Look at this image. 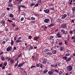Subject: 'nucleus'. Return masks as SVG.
<instances>
[{"label": "nucleus", "mask_w": 75, "mask_h": 75, "mask_svg": "<svg viewBox=\"0 0 75 75\" xmlns=\"http://www.w3.org/2000/svg\"><path fill=\"white\" fill-rule=\"evenodd\" d=\"M73 67L71 65L67 67V71L68 72H70L72 70Z\"/></svg>", "instance_id": "f257e3e1"}, {"label": "nucleus", "mask_w": 75, "mask_h": 75, "mask_svg": "<svg viewBox=\"0 0 75 75\" xmlns=\"http://www.w3.org/2000/svg\"><path fill=\"white\" fill-rule=\"evenodd\" d=\"M67 15H68V17L69 16V13H66L64 14L62 16V17L61 18V19H64V18H66V17H67Z\"/></svg>", "instance_id": "f03ea898"}, {"label": "nucleus", "mask_w": 75, "mask_h": 75, "mask_svg": "<svg viewBox=\"0 0 75 75\" xmlns=\"http://www.w3.org/2000/svg\"><path fill=\"white\" fill-rule=\"evenodd\" d=\"M61 28H63V29H64L67 28V25L66 23H63L62 24V25L61 26Z\"/></svg>", "instance_id": "7ed1b4c3"}, {"label": "nucleus", "mask_w": 75, "mask_h": 75, "mask_svg": "<svg viewBox=\"0 0 75 75\" xmlns=\"http://www.w3.org/2000/svg\"><path fill=\"white\" fill-rule=\"evenodd\" d=\"M13 50V47L11 46H9L8 48L6 49V51L7 52H8L10 51H11V50Z\"/></svg>", "instance_id": "20e7f679"}, {"label": "nucleus", "mask_w": 75, "mask_h": 75, "mask_svg": "<svg viewBox=\"0 0 75 75\" xmlns=\"http://www.w3.org/2000/svg\"><path fill=\"white\" fill-rule=\"evenodd\" d=\"M50 19L46 18L44 20V22L45 23H50Z\"/></svg>", "instance_id": "39448f33"}, {"label": "nucleus", "mask_w": 75, "mask_h": 75, "mask_svg": "<svg viewBox=\"0 0 75 75\" xmlns=\"http://www.w3.org/2000/svg\"><path fill=\"white\" fill-rule=\"evenodd\" d=\"M36 67H40L41 68H43L42 65L40 63L37 64L36 65Z\"/></svg>", "instance_id": "423d86ee"}, {"label": "nucleus", "mask_w": 75, "mask_h": 75, "mask_svg": "<svg viewBox=\"0 0 75 75\" xmlns=\"http://www.w3.org/2000/svg\"><path fill=\"white\" fill-rule=\"evenodd\" d=\"M51 67H52L53 68H57V64L56 63L55 65V64H51Z\"/></svg>", "instance_id": "0eeeda50"}, {"label": "nucleus", "mask_w": 75, "mask_h": 75, "mask_svg": "<svg viewBox=\"0 0 75 75\" xmlns=\"http://www.w3.org/2000/svg\"><path fill=\"white\" fill-rule=\"evenodd\" d=\"M44 12H45V13H46L47 14H48V13L50 12V10L49 9H45L43 10Z\"/></svg>", "instance_id": "6e6552de"}, {"label": "nucleus", "mask_w": 75, "mask_h": 75, "mask_svg": "<svg viewBox=\"0 0 75 75\" xmlns=\"http://www.w3.org/2000/svg\"><path fill=\"white\" fill-rule=\"evenodd\" d=\"M42 28L43 29L44 31H46L47 30V27L44 25H42Z\"/></svg>", "instance_id": "1a4fd4ad"}, {"label": "nucleus", "mask_w": 75, "mask_h": 75, "mask_svg": "<svg viewBox=\"0 0 75 75\" xmlns=\"http://www.w3.org/2000/svg\"><path fill=\"white\" fill-rule=\"evenodd\" d=\"M5 23H6V21L4 20H3L1 21V24H2L3 25H5V24H6Z\"/></svg>", "instance_id": "9d476101"}, {"label": "nucleus", "mask_w": 75, "mask_h": 75, "mask_svg": "<svg viewBox=\"0 0 75 75\" xmlns=\"http://www.w3.org/2000/svg\"><path fill=\"white\" fill-rule=\"evenodd\" d=\"M39 38H40V37L39 36L35 37L33 38V39L35 41H37V40H38V39H39Z\"/></svg>", "instance_id": "9b49d317"}, {"label": "nucleus", "mask_w": 75, "mask_h": 75, "mask_svg": "<svg viewBox=\"0 0 75 75\" xmlns=\"http://www.w3.org/2000/svg\"><path fill=\"white\" fill-rule=\"evenodd\" d=\"M56 36L58 38H61V35H60L59 34V33H58L56 34Z\"/></svg>", "instance_id": "f8f14e48"}, {"label": "nucleus", "mask_w": 75, "mask_h": 75, "mask_svg": "<svg viewBox=\"0 0 75 75\" xmlns=\"http://www.w3.org/2000/svg\"><path fill=\"white\" fill-rule=\"evenodd\" d=\"M57 23H61V22L62 21V20H61V19L59 18L58 19H57Z\"/></svg>", "instance_id": "ddd939ff"}, {"label": "nucleus", "mask_w": 75, "mask_h": 75, "mask_svg": "<svg viewBox=\"0 0 75 75\" xmlns=\"http://www.w3.org/2000/svg\"><path fill=\"white\" fill-rule=\"evenodd\" d=\"M25 64V62H23V63L21 64H19L18 66V68H19V67H22L23 65V64Z\"/></svg>", "instance_id": "4468645a"}, {"label": "nucleus", "mask_w": 75, "mask_h": 75, "mask_svg": "<svg viewBox=\"0 0 75 75\" xmlns=\"http://www.w3.org/2000/svg\"><path fill=\"white\" fill-rule=\"evenodd\" d=\"M71 16V17H72V18H75V13H74V12L72 13Z\"/></svg>", "instance_id": "2eb2a0df"}, {"label": "nucleus", "mask_w": 75, "mask_h": 75, "mask_svg": "<svg viewBox=\"0 0 75 75\" xmlns=\"http://www.w3.org/2000/svg\"><path fill=\"white\" fill-rule=\"evenodd\" d=\"M47 61V59H43V61L42 62L43 64H46V62Z\"/></svg>", "instance_id": "dca6fc26"}, {"label": "nucleus", "mask_w": 75, "mask_h": 75, "mask_svg": "<svg viewBox=\"0 0 75 75\" xmlns=\"http://www.w3.org/2000/svg\"><path fill=\"white\" fill-rule=\"evenodd\" d=\"M49 51L50 50L48 49H45L43 50V52L45 53Z\"/></svg>", "instance_id": "f3484780"}, {"label": "nucleus", "mask_w": 75, "mask_h": 75, "mask_svg": "<svg viewBox=\"0 0 75 75\" xmlns=\"http://www.w3.org/2000/svg\"><path fill=\"white\" fill-rule=\"evenodd\" d=\"M52 54V53L50 52H47L46 53V55H50V56H51Z\"/></svg>", "instance_id": "a211bd4d"}, {"label": "nucleus", "mask_w": 75, "mask_h": 75, "mask_svg": "<svg viewBox=\"0 0 75 75\" xmlns=\"http://www.w3.org/2000/svg\"><path fill=\"white\" fill-rule=\"evenodd\" d=\"M32 58L33 59H35L37 58V56L36 55H34L32 57Z\"/></svg>", "instance_id": "6ab92c4d"}, {"label": "nucleus", "mask_w": 75, "mask_h": 75, "mask_svg": "<svg viewBox=\"0 0 75 75\" xmlns=\"http://www.w3.org/2000/svg\"><path fill=\"white\" fill-rule=\"evenodd\" d=\"M49 18L51 21V23H53V18H52V17H50Z\"/></svg>", "instance_id": "aec40b11"}, {"label": "nucleus", "mask_w": 75, "mask_h": 75, "mask_svg": "<svg viewBox=\"0 0 75 75\" xmlns=\"http://www.w3.org/2000/svg\"><path fill=\"white\" fill-rule=\"evenodd\" d=\"M54 25V23H51V24L49 25V27H53Z\"/></svg>", "instance_id": "412c9836"}, {"label": "nucleus", "mask_w": 75, "mask_h": 75, "mask_svg": "<svg viewBox=\"0 0 75 75\" xmlns=\"http://www.w3.org/2000/svg\"><path fill=\"white\" fill-rule=\"evenodd\" d=\"M33 46H30V47H29L28 49L29 51H30V50H33Z\"/></svg>", "instance_id": "4be33fe9"}, {"label": "nucleus", "mask_w": 75, "mask_h": 75, "mask_svg": "<svg viewBox=\"0 0 75 75\" xmlns=\"http://www.w3.org/2000/svg\"><path fill=\"white\" fill-rule=\"evenodd\" d=\"M71 60V58H69L66 59V62H69V61H70Z\"/></svg>", "instance_id": "5701e85b"}, {"label": "nucleus", "mask_w": 75, "mask_h": 75, "mask_svg": "<svg viewBox=\"0 0 75 75\" xmlns=\"http://www.w3.org/2000/svg\"><path fill=\"white\" fill-rule=\"evenodd\" d=\"M9 17L10 18H13V17H14V15L12 13L10 14L9 15Z\"/></svg>", "instance_id": "b1692460"}, {"label": "nucleus", "mask_w": 75, "mask_h": 75, "mask_svg": "<svg viewBox=\"0 0 75 75\" xmlns=\"http://www.w3.org/2000/svg\"><path fill=\"white\" fill-rule=\"evenodd\" d=\"M52 53L53 54H57V50H54L52 51Z\"/></svg>", "instance_id": "393cba45"}, {"label": "nucleus", "mask_w": 75, "mask_h": 75, "mask_svg": "<svg viewBox=\"0 0 75 75\" xmlns=\"http://www.w3.org/2000/svg\"><path fill=\"white\" fill-rule=\"evenodd\" d=\"M8 7H13V5H12V4H10V3L8 4Z\"/></svg>", "instance_id": "a878e982"}, {"label": "nucleus", "mask_w": 75, "mask_h": 75, "mask_svg": "<svg viewBox=\"0 0 75 75\" xmlns=\"http://www.w3.org/2000/svg\"><path fill=\"white\" fill-rule=\"evenodd\" d=\"M21 42V40H18H18L16 41V43H18V42Z\"/></svg>", "instance_id": "bb28decb"}, {"label": "nucleus", "mask_w": 75, "mask_h": 75, "mask_svg": "<svg viewBox=\"0 0 75 75\" xmlns=\"http://www.w3.org/2000/svg\"><path fill=\"white\" fill-rule=\"evenodd\" d=\"M5 16V13H3L2 14H1V18H3L4 17V16Z\"/></svg>", "instance_id": "cd10ccee"}, {"label": "nucleus", "mask_w": 75, "mask_h": 75, "mask_svg": "<svg viewBox=\"0 0 75 75\" xmlns=\"http://www.w3.org/2000/svg\"><path fill=\"white\" fill-rule=\"evenodd\" d=\"M72 10L73 13H74L75 12V7H73Z\"/></svg>", "instance_id": "c85d7f7f"}, {"label": "nucleus", "mask_w": 75, "mask_h": 75, "mask_svg": "<svg viewBox=\"0 0 75 75\" xmlns=\"http://www.w3.org/2000/svg\"><path fill=\"white\" fill-rule=\"evenodd\" d=\"M67 56H64V57H62V59H64V60H67Z\"/></svg>", "instance_id": "c756f323"}, {"label": "nucleus", "mask_w": 75, "mask_h": 75, "mask_svg": "<svg viewBox=\"0 0 75 75\" xmlns=\"http://www.w3.org/2000/svg\"><path fill=\"white\" fill-rule=\"evenodd\" d=\"M70 55H71V54L67 53L65 54V56L66 57H69Z\"/></svg>", "instance_id": "7c9ffc66"}, {"label": "nucleus", "mask_w": 75, "mask_h": 75, "mask_svg": "<svg viewBox=\"0 0 75 75\" xmlns=\"http://www.w3.org/2000/svg\"><path fill=\"white\" fill-rule=\"evenodd\" d=\"M11 45H14V41L12 39L11 40Z\"/></svg>", "instance_id": "2f4dec72"}, {"label": "nucleus", "mask_w": 75, "mask_h": 75, "mask_svg": "<svg viewBox=\"0 0 75 75\" xmlns=\"http://www.w3.org/2000/svg\"><path fill=\"white\" fill-rule=\"evenodd\" d=\"M71 37V36L70 35H68V37L67 38V41H69V39H70V37Z\"/></svg>", "instance_id": "473e14b6"}, {"label": "nucleus", "mask_w": 75, "mask_h": 75, "mask_svg": "<svg viewBox=\"0 0 75 75\" xmlns=\"http://www.w3.org/2000/svg\"><path fill=\"white\" fill-rule=\"evenodd\" d=\"M35 4L34 3H31L30 5V7H32V6H33L35 5Z\"/></svg>", "instance_id": "72a5a7b5"}, {"label": "nucleus", "mask_w": 75, "mask_h": 75, "mask_svg": "<svg viewBox=\"0 0 75 75\" xmlns=\"http://www.w3.org/2000/svg\"><path fill=\"white\" fill-rule=\"evenodd\" d=\"M6 59L8 61H9V60H11V58L8 57H6Z\"/></svg>", "instance_id": "f704fd0d"}, {"label": "nucleus", "mask_w": 75, "mask_h": 75, "mask_svg": "<svg viewBox=\"0 0 75 75\" xmlns=\"http://www.w3.org/2000/svg\"><path fill=\"white\" fill-rule=\"evenodd\" d=\"M60 51H64V47H60Z\"/></svg>", "instance_id": "c9c22d12"}, {"label": "nucleus", "mask_w": 75, "mask_h": 75, "mask_svg": "<svg viewBox=\"0 0 75 75\" xmlns=\"http://www.w3.org/2000/svg\"><path fill=\"white\" fill-rule=\"evenodd\" d=\"M1 59L2 61H5V59H4V57H1Z\"/></svg>", "instance_id": "e433bc0d"}, {"label": "nucleus", "mask_w": 75, "mask_h": 75, "mask_svg": "<svg viewBox=\"0 0 75 75\" xmlns=\"http://www.w3.org/2000/svg\"><path fill=\"white\" fill-rule=\"evenodd\" d=\"M61 31L62 33L63 34H65V30L64 29H62L61 30Z\"/></svg>", "instance_id": "4c0bfd02"}, {"label": "nucleus", "mask_w": 75, "mask_h": 75, "mask_svg": "<svg viewBox=\"0 0 75 75\" xmlns=\"http://www.w3.org/2000/svg\"><path fill=\"white\" fill-rule=\"evenodd\" d=\"M10 62H11V64H12L14 63V60L13 59L12 60H10Z\"/></svg>", "instance_id": "58836bf2"}, {"label": "nucleus", "mask_w": 75, "mask_h": 75, "mask_svg": "<svg viewBox=\"0 0 75 75\" xmlns=\"http://www.w3.org/2000/svg\"><path fill=\"white\" fill-rule=\"evenodd\" d=\"M19 7H23V8H26V7L25 6H23V5H21V6H19Z\"/></svg>", "instance_id": "ea45409f"}, {"label": "nucleus", "mask_w": 75, "mask_h": 75, "mask_svg": "<svg viewBox=\"0 0 75 75\" xmlns=\"http://www.w3.org/2000/svg\"><path fill=\"white\" fill-rule=\"evenodd\" d=\"M73 30H70L69 33L70 34H73Z\"/></svg>", "instance_id": "a19ab883"}, {"label": "nucleus", "mask_w": 75, "mask_h": 75, "mask_svg": "<svg viewBox=\"0 0 75 75\" xmlns=\"http://www.w3.org/2000/svg\"><path fill=\"white\" fill-rule=\"evenodd\" d=\"M7 21H8V22H9V23H13V21H12L11 20H9V19H8L7 20Z\"/></svg>", "instance_id": "79ce46f5"}, {"label": "nucleus", "mask_w": 75, "mask_h": 75, "mask_svg": "<svg viewBox=\"0 0 75 75\" xmlns=\"http://www.w3.org/2000/svg\"><path fill=\"white\" fill-rule=\"evenodd\" d=\"M48 71V70H47V69H46L43 72V73L44 74H45V73H46V72H47V71Z\"/></svg>", "instance_id": "37998d69"}, {"label": "nucleus", "mask_w": 75, "mask_h": 75, "mask_svg": "<svg viewBox=\"0 0 75 75\" xmlns=\"http://www.w3.org/2000/svg\"><path fill=\"white\" fill-rule=\"evenodd\" d=\"M11 25L12 26H13V27H15L16 26V24L14 23H11Z\"/></svg>", "instance_id": "c03bdc74"}, {"label": "nucleus", "mask_w": 75, "mask_h": 75, "mask_svg": "<svg viewBox=\"0 0 75 75\" xmlns=\"http://www.w3.org/2000/svg\"><path fill=\"white\" fill-rule=\"evenodd\" d=\"M48 73L49 75H52L53 74V73L51 71H49Z\"/></svg>", "instance_id": "a18cd8bd"}, {"label": "nucleus", "mask_w": 75, "mask_h": 75, "mask_svg": "<svg viewBox=\"0 0 75 75\" xmlns=\"http://www.w3.org/2000/svg\"><path fill=\"white\" fill-rule=\"evenodd\" d=\"M54 37L53 36H51L50 37V40H51V39H52V38H54Z\"/></svg>", "instance_id": "49530a36"}, {"label": "nucleus", "mask_w": 75, "mask_h": 75, "mask_svg": "<svg viewBox=\"0 0 75 75\" xmlns=\"http://www.w3.org/2000/svg\"><path fill=\"white\" fill-rule=\"evenodd\" d=\"M31 18L32 20H34L35 19V18L33 17H31Z\"/></svg>", "instance_id": "de8ad7c7"}, {"label": "nucleus", "mask_w": 75, "mask_h": 75, "mask_svg": "<svg viewBox=\"0 0 75 75\" xmlns=\"http://www.w3.org/2000/svg\"><path fill=\"white\" fill-rule=\"evenodd\" d=\"M18 10L19 12L21 11V7H18Z\"/></svg>", "instance_id": "09e8293b"}, {"label": "nucleus", "mask_w": 75, "mask_h": 75, "mask_svg": "<svg viewBox=\"0 0 75 75\" xmlns=\"http://www.w3.org/2000/svg\"><path fill=\"white\" fill-rule=\"evenodd\" d=\"M35 66H31L30 67L31 69H33V68H35Z\"/></svg>", "instance_id": "8fccbe9b"}, {"label": "nucleus", "mask_w": 75, "mask_h": 75, "mask_svg": "<svg viewBox=\"0 0 75 75\" xmlns=\"http://www.w3.org/2000/svg\"><path fill=\"white\" fill-rule=\"evenodd\" d=\"M22 56V54H20L18 56V58H20V57H21Z\"/></svg>", "instance_id": "3c124183"}, {"label": "nucleus", "mask_w": 75, "mask_h": 75, "mask_svg": "<svg viewBox=\"0 0 75 75\" xmlns=\"http://www.w3.org/2000/svg\"><path fill=\"white\" fill-rule=\"evenodd\" d=\"M7 62H4V66H6L7 65Z\"/></svg>", "instance_id": "603ef678"}, {"label": "nucleus", "mask_w": 75, "mask_h": 75, "mask_svg": "<svg viewBox=\"0 0 75 75\" xmlns=\"http://www.w3.org/2000/svg\"><path fill=\"white\" fill-rule=\"evenodd\" d=\"M24 48H25V47H24V46H23L22 47V50H24Z\"/></svg>", "instance_id": "864d4df0"}, {"label": "nucleus", "mask_w": 75, "mask_h": 75, "mask_svg": "<svg viewBox=\"0 0 75 75\" xmlns=\"http://www.w3.org/2000/svg\"><path fill=\"white\" fill-rule=\"evenodd\" d=\"M42 2V1L41 0H39L38 1V3H41Z\"/></svg>", "instance_id": "5fc2aeb1"}, {"label": "nucleus", "mask_w": 75, "mask_h": 75, "mask_svg": "<svg viewBox=\"0 0 75 75\" xmlns=\"http://www.w3.org/2000/svg\"><path fill=\"white\" fill-rule=\"evenodd\" d=\"M51 71L53 74L54 73V70L53 69H52L51 70Z\"/></svg>", "instance_id": "6e6d98bb"}, {"label": "nucleus", "mask_w": 75, "mask_h": 75, "mask_svg": "<svg viewBox=\"0 0 75 75\" xmlns=\"http://www.w3.org/2000/svg\"><path fill=\"white\" fill-rule=\"evenodd\" d=\"M54 70L55 72H57V73H59V71H58V70H57V69H54Z\"/></svg>", "instance_id": "4d7b16f0"}, {"label": "nucleus", "mask_w": 75, "mask_h": 75, "mask_svg": "<svg viewBox=\"0 0 75 75\" xmlns=\"http://www.w3.org/2000/svg\"><path fill=\"white\" fill-rule=\"evenodd\" d=\"M62 73H63V72L62 71H60L59 72V75H61V74H62Z\"/></svg>", "instance_id": "13d9d810"}, {"label": "nucleus", "mask_w": 75, "mask_h": 75, "mask_svg": "<svg viewBox=\"0 0 75 75\" xmlns=\"http://www.w3.org/2000/svg\"><path fill=\"white\" fill-rule=\"evenodd\" d=\"M59 44L60 45H62V42H59Z\"/></svg>", "instance_id": "bf43d9fd"}, {"label": "nucleus", "mask_w": 75, "mask_h": 75, "mask_svg": "<svg viewBox=\"0 0 75 75\" xmlns=\"http://www.w3.org/2000/svg\"><path fill=\"white\" fill-rule=\"evenodd\" d=\"M18 29H19V28H17L15 30L16 31H17L18 30Z\"/></svg>", "instance_id": "052dcab7"}, {"label": "nucleus", "mask_w": 75, "mask_h": 75, "mask_svg": "<svg viewBox=\"0 0 75 75\" xmlns=\"http://www.w3.org/2000/svg\"><path fill=\"white\" fill-rule=\"evenodd\" d=\"M28 38L29 39H31L32 38V37H31V36L30 35L28 36Z\"/></svg>", "instance_id": "680f3d73"}, {"label": "nucleus", "mask_w": 75, "mask_h": 75, "mask_svg": "<svg viewBox=\"0 0 75 75\" xmlns=\"http://www.w3.org/2000/svg\"><path fill=\"white\" fill-rule=\"evenodd\" d=\"M5 43H6V42L5 41H3L2 42V44H5Z\"/></svg>", "instance_id": "e2e57ef3"}, {"label": "nucleus", "mask_w": 75, "mask_h": 75, "mask_svg": "<svg viewBox=\"0 0 75 75\" xmlns=\"http://www.w3.org/2000/svg\"><path fill=\"white\" fill-rule=\"evenodd\" d=\"M5 66H3L2 67V69H5Z\"/></svg>", "instance_id": "0e129e2a"}, {"label": "nucleus", "mask_w": 75, "mask_h": 75, "mask_svg": "<svg viewBox=\"0 0 75 75\" xmlns=\"http://www.w3.org/2000/svg\"><path fill=\"white\" fill-rule=\"evenodd\" d=\"M18 62H17V63L15 64V65L14 66L15 67H17V66L18 65Z\"/></svg>", "instance_id": "69168bd1"}, {"label": "nucleus", "mask_w": 75, "mask_h": 75, "mask_svg": "<svg viewBox=\"0 0 75 75\" xmlns=\"http://www.w3.org/2000/svg\"><path fill=\"white\" fill-rule=\"evenodd\" d=\"M67 42H68L66 40L65 41L64 43L65 44V45H67Z\"/></svg>", "instance_id": "338daca9"}, {"label": "nucleus", "mask_w": 75, "mask_h": 75, "mask_svg": "<svg viewBox=\"0 0 75 75\" xmlns=\"http://www.w3.org/2000/svg\"><path fill=\"white\" fill-rule=\"evenodd\" d=\"M73 32L74 34H75V28L73 29Z\"/></svg>", "instance_id": "774afa93"}]
</instances>
